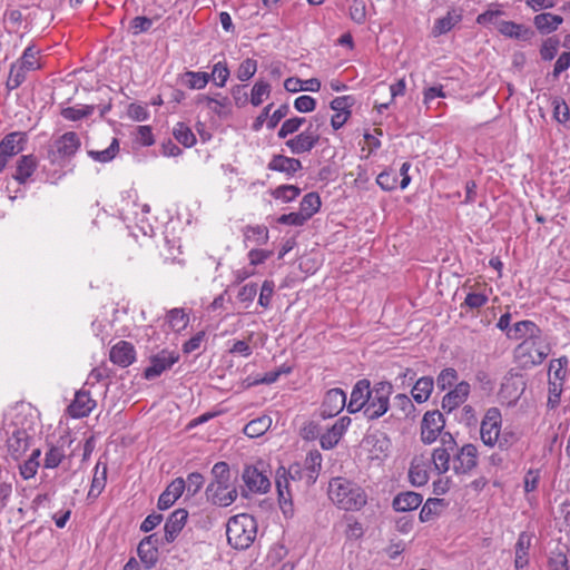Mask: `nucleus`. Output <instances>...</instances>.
Returning <instances> with one entry per match:
<instances>
[{
  "label": "nucleus",
  "mask_w": 570,
  "mask_h": 570,
  "mask_svg": "<svg viewBox=\"0 0 570 570\" xmlns=\"http://www.w3.org/2000/svg\"><path fill=\"white\" fill-rule=\"evenodd\" d=\"M328 497L334 504L345 511H358L367 502L365 491L345 478H334L330 481Z\"/></svg>",
  "instance_id": "obj_1"
},
{
  "label": "nucleus",
  "mask_w": 570,
  "mask_h": 570,
  "mask_svg": "<svg viewBox=\"0 0 570 570\" xmlns=\"http://www.w3.org/2000/svg\"><path fill=\"white\" fill-rule=\"evenodd\" d=\"M551 352V345L543 331L522 341L514 351L522 367H532L543 363Z\"/></svg>",
  "instance_id": "obj_2"
},
{
  "label": "nucleus",
  "mask_w": 570,
  "mask_h": 570,
  "mask_svg": "<svg viewBox=\"0 0 570 570\" xmlns=\"http://www.w3.org/2000/svg\"><path fill=\"white\" fill-rule=\"evenodd\" d=\"M257 534V522L254 517L242 513L232 517L226 525L228 543L238 550H245L252 546Z\"/></svg>",
  "instance_id": "obj_3"
},
{
  "label": "nucleus",
  "mask_w": 570,
  "mask_h": 570,
  "mask_svg": "<svg viewBox=\"0 0 570 570\" xmlns=\"http://www.w3.org/2000/svg\"><path fill=\"white\" fill-rule=\"evenodd\" d=\"M40 49L35 43H30L22 52L21 57L10 66L9 77L6 83L8 90L19 88L27 78V73L41 68Z\"/></svg>",
  "instance_id": "obj_4"
},
{
  "label": "nucleus",
  "mask_w": 570,
  "mask_h": 570,
  "mask_svg": "<svg viewBox=\"0 0 570 570\" xmlns=\"http://www.w3.org/2000/svg\"><path fill=\"white\" fill-rule=\"evenodd\" d=\"M393 393V385L387 381L374 383L367 395L368 402L363 410L368 420L382 417L390 409V397Z\"/></svg>",
  "instance_id": "obj_5"
},
{
  "label": "nucleus",
  "mask_w": 570,
  "mask_h": 570,
  "mask_svg": "<svg viewBox=\"0 0 570 570\" xmlns=\"http://www.w3.org/2000/svg\"><path fill=\"white\" fill-rule=\"evenodd\" d=\"M502 415L498 407L487 410L480 425V436L484 445L494 448L499 442Z\"/></svg>",
  "instance_id": "obj_6"
},
{
  "label": "nucleus",
  "mask_w": 570,
  "mask_h": 570,
  "mask_svg": "<svg viewBox=\"0 0 570 570\" xmlns=\"http://www.w3.org/2000/svg\"><path fill=\"white\" fill-rule=\"evenodd\" d=\"M478 448L472 443L455 448L452 453V469L456 474L469 473L478 465Z\"/></svg>",
  "instance_id": "obj_7"
},
{
  "label": "nucleus",
  "mask_w": 570,
  "mask_h": 570,
  "mask_svg": "<svg viewBox=\"0 0 570 570\" xmlns=\"http://www.w3.org/2000/svg\"><path fill=\"white\" fill-rule=\"evenodd\" d=\"M242 478L248 491L253 493L263 494L267 493L271 489V481L262 462L256 465L245 466Z\"/></svg>",
  "instance_id": "obj_8"
},
{
  "label": "nucleus",
  "mask_w": 570,
  "mask_h": 570,
  "mask_svg": "<svg viewBox=\"0 0 570 570\" xmlns=\"http://www.w3.org/2000/svg\"><path fill=\"white\" fill-rule=\"evenodd\" d=\"M456 448V442L451 433L442 435V446L434 449L430 463L432 462L438 473H445L450 470L452 464V453Z\"/></svg>",
  "instance_id": "obj_9"
},
{
  "label": "nucleus",
  "mask_w": 570,
  "mask_h": 570,
  "mask_svg": "<svg viewBox=\"0 0 570 570\" xmlns=\"http://www.w3.org/2000/svg\"><path fill=\"white\" fill-rule=\"evenodd\" d=\"M445 425L443 414L439 411H428L421 422V440L425 444L436 441Z\"/></svg>",
  "instance_id": "obj_10"
},
{
  "label": "nucleus",
  "mask_w": 570,
  "mask_h": 570,
  "mask_svg": "<svg viewBox=\"0 0 570 570\" xmlns=\"http://www.w3.org/2000/svg\"><path fill=\"white\" fill-rule=\"evenodd\" d=\"M206 495L214 504L228 507L236 500L237 490L230 482H210Z\"/></svg>",
  "instance_id": "obj_11"
},
{
  "label": "nucleus",
  "mask_w": 570,
  "mask_h": 570,
  "mask_svg": "<svg viewBox=\"0 0 570 570\" xmlns=\"http://www.w3.org/2000/svg\"><path fill=\"white\" fill-rule=\"evenodd\" d=\"M179 355L175 352L163 350L158 354L150 357V365L144 371L146 380H154L160 376L165 371L169 370L176 362Z\"/></svg>",
  "instance_id": "obj_12"
},
{
  "label": "nucleus",
  "mask_w": 570,
  "mask_h": 570,
  "mask_svg": "<svg viewBox=\"0 0 570 570\" xmlns=\"http://www.w3.org/2000/svg\"><path fill=\"white\" fill-rule=\"evenodd\" d=\"M346 405V394L342 389L328 390L320 407V415L323 419L334 417L340 414Z\"/></svg>",
  "instance_id": "obj_13"
},
{
  "label": "nucleus",
  "mask_w": 570,
  "mask_h": 570,
  "mask_svg": "<svg viewBox=\"0 0 570 570\" xmlns=\"http://www.w3.org/2000/svg\"><path fill=\"white\" fill-rule=\"evenodd\" d=\"M327 112H317L311 120L307 129L297 136L296 140L288 142H318L326 131H330Z\"/></svg>",
  "instance_id": "obj_14"
},
{
  "label": "nucleus",
  "mask_w": 570,
  "mask_h": 570,
  "mask_svg": "<svg viewBox=\"0 0 570 570\" xmlns=\"http://www.w3.org/2000/svg\"><path fill=\"white\" fill-rule=\"evenodd\" d=\"M363 445L368 452L370 460L381 462L390 453L391 440L384 433H374L363 440Z\"/></svg>",
  "instance_id": "obj_15"
},
{
  "label": "nucleus",
  "mask_w": 570,
  "mask_h": 570,
  "mask_svg": "<svg viewBox=\"0 0 570 570\" xmlns=\"http://www.w3.org/2000/svg\"><path fill=\"white\" fill-rule=\"evenodd\" d=\"M348 416H342L323 434L320 435V444L323 450L334 449L351 425Z\"/></svg>",
  "instance_id": "obj_16"
},
{
  "label": "nucleus",
  "mask_w": 570,
  "mask_h": 570,
  "mask_svg": "<svg viewBox=\"0 0 570 570\" xmlns=\"http://www.w3.org/2000/svg\"><path fill=\"white\" fill-rule=\"evenodd\" d=\"M31 438L26 430L13 428L8 440V452L13 460H20L30 446Z\"/></svg>",
  "instance_id": "obj_17"
},
{
  "label": "nucleus",
  "mask_w": 570,
  "mask_h": 570,
  "mask_svg": "<svg viewBox=\"0 0 570 570\" xmlns=\"http://www.w3.org/2000/svg\"><path fill=\"white\" fill-rule=\"evenodd\" d=\"M471 386L468 382L462 381L454 385L442 399V409L448 413L461 406L468 399Z\"/></svg>",
  "instance_id": "obj_18"
},
{
  "label": "nucleus",
  "mask_w": 570,
  "mask_h": 570,
  "mask_svg": "<svg viewBox=\"0 0 570 570\" xmlns=\"http://www.w3.org/2000/svg\"><path fill=\"white\" fill-rule=\"evenodd\" d=\"M96 407V401L91 399L90 393L79 390L75 394L72 403L68 406V414L73 419L88 416Z\"/></svg>",
  "instance_id": "obj_19"
},
{
  "label": "nucleus",
  "mask_w": 570,
  "mask_h": 570,
  "mask_svg": "<svg viewBox=\"0 0 570 570\" xmlns=\"http://www.w3.org/2000/svg\"><path fill=\"white\" fill-rule=\"evenodd\" d=\"M430 458L415 456L409 469V480L414 487L425 485L429 481Z\"/></svg>",
  "instance_id": "obj_20"
},
{
  "label": "nucleus",
  "mask_w": 570,
  "mask_h": 570,
  "mask_svg": "<svg viewBox=\"0 0 570 570\" xmlns=\"http://www.w3.org/2000/svg\"><path fill=\"white\" fill-rule=\"evenodd\" d=\"M371 383L366 379L356 382V384L353 386L350 402L347 404V411L350 413H356L364 410L366 402H368L367 395L371 391Z\"/></svg>",
  "instance_id": "obj_21"
},
{
  "label": "nucleus",
  "mask_w": 570,
  "mask_h": 570,
  "mask_svg": "<svg viewBox=\"0 0 570 570\" xmlns=\"http://www.w3.org/2000/svg\"><path fill=\"white\" fill-rule=\"evenodd\" d=\"M187 518L188 512L185 509H177L169 515L164 527V539L166 543H171L176 540V538L185 527Z\"/></svg>",
  "instance_id": "obj_22"
},
{
  "label": "nucleus",
  "mask_w": 570,
  "mask_h": 570,
  "mask_svg": "<svg viewBox=\"0 0 570 570\" xmlns=\"http://www.w3.org/2000/svg\"><path fill=\"white\" fill-rule=\"evenodd\" d=\"M109 357L114 364L127 367L135 362L136 351L131 343L120 341L111 347Z\"/></svg>",
  "instance_id": "obj_23"
},
{
  "label": "nucleus",
  "mask_w": 570,
  "mask_h": 570,
  "mask_svg": "<svg viewBox=\"0 0 570 570\" xmlns=\"http://www.w3.org/2000/svg\"><path fill=\"white\" fill-rule=\"evenodd\" d=\"M532 543V534L523 531L519 534L517 543L514 546L515 560L514 567L518 570H522L529 563V550Z\"/></svg>",
  "instance_id": "obj_24"
},
{
  "label": "nucleus",
  "mask_w": 570,
  "mask_h": 570,
  "mask_svg": "<svg viewBox=\"0 0 570 570\" xmlns=\"http://www.w3.org/2000/svg\"><path fill=\"white\" fill-rule=\"evenodd\" d=\"M423 501V497L416 492L407 491L399 493L392 502L393 509L397 512H407L417 509Z\"/></svg>",
  "instance_id": "obj_25"
},
{
  "label": "nucleus",
  "mask_w": 570,
  "mask_h": 570,
  "mask_svg": "<svg viewBox=\"0 0 570 570\" xmlns=\"http://www.w3.org/2000/svg\"><path fill=\"white\" fill-rule=\"evenodd\" d=\"M498 30L509 38L522 41L530 40L533 36V31L530 28L512 21H500Z\"/></svg>",
  "instance_id": "obj_26"
},
{
  "label": "nucleus",
  "mask_w": 570,
  "mask_h": 570,
  "mask_svg": "<svg viewBox=\"0 0 570 570\" xmlns=\"http://www.w3.org/2000/svg\"><path fill=\"white\" fill-rule=\"evenodd\" d=\"M539 331H541V328L534 322L524 320L514 323L511 330L507 332V337L515 341H524L535 333H539Z\"/></svg>",
  "instance_id": "obj_27"
},
{
  "label": "nucleus",
  "mask_w": 570,
  "mask_h": 570,
  "mask_svg": "<svg viewBox=\"0 0 570 570\" xmlns=\"http://www.w3.org/2000/svg\"><path fill=\"white\" fill-rule=\"evenodd\" d=\"M189 313L181 307H175L166 313V323L175 333L183 332L189 324Z\"/></svg>",
  "instance_id": "obj_28"
},
{
  "label": "nucleus",
  "mask_w": 570,
  "mask_h": 570,
  "mask_svg": "<svg viewBox=\"0 0 570 570\" xmlns=\"http://www.w3.org/2000/svg\"><path fill=\"white\" fill-rule=\"evenodd\" d=\"M562 17L552 14L550 12H543L534 17V26L542 33L548 35L558 29L562 23Z\"/></svg>",
  "instance_id": "obj_29"
},
{
  "label": "nucleus",
  "mask_w": 570,
  "mask_h": 570,
  "mask_svg": "<svg viewBox=\"0 0 570 570\" xmlns=\"http://www.w3.org/2000/svg\"><path fill=\"white\" fill-rule=\"evenodd\" d=\"M37 168V158L32 155L21 156L17 164V170L13 175L19 184H24L32 176Z\"/></svg>",
  "instance_id": "obj_30"
},
{
  "label": "nucleus",
  "mask_w": 570,
  "mask_h": 570,
  "mask_svg": "<svg viewBox=\"0 0 570 570\" xmlns=\"http://www.w3.org/2000/svg\"><path fill=\"white\" fill-rule=\"evenodd\" d=\"M434 380L431 376H423L416 380L412 389V397L417 403L426 402L433 391Z\"/></svg>",
  "instance_id": "obj_31"
},
{
  "label": "nucleus",
  "mask_w": 570,
  "mask_h": 570,
  "mask_svg": "<svg viewBox=\"0 0 570 570\" xmlns=\"http://www.w3.org/2000/svg\"><path fill=\"white\" fill-rule=\"evenodd\" d=\"M272 417L268 415H262L248 422L244 428V434L248 438H258L264 435L272 426Z\"/></svg>",
  "instance_id": "obj_32"
},
{
  "label": "nucleus",
  "mask_w": 570,
  "mask_h": 570,
  "mask_svg": "<svg viewBox=\"0 0 570 570\" xmlns=\"http://www.w3.org/2000/svg\"><path fill=\"white\" fill-rule=\"evenodd\" d=\"M199 102L205 104L208 109H210L213 112L217 114L218 116L227 115L230 109L229 98L226 96H222L220 94H217L216 97H210V96L204 95L199 98Z\"/></svg>",
  "instance_id": "obj_33"
},
{
  "label": "nucleus",
  "mask_w": 570,
  "mask_h": 570,
  "mask_svg": "<svg viewBox=\"0 0 570 570\" xmlns=\"http://www.w3.org/2000/svg\"><path fill=\"white\" fill-rule=\"evenodd\" d=\"M96 110L95 105L78 104L61 109V116L69 121H79L89 118Z\"/></svg>",
  "instance_id": "obj_34"
},
{
  "label": "nucleus",
  "mask_w": 570,
  "mask_h": 570,
  "mask_svg": "<svg viewBox=\"0 0 570 570\" xmlns=\"http://www.w3.org/2000/svg\"><path fill=\"white\" fill-rule=\"evenodd\" d=\"M268 228L264 225L246 226L244 228V243L246 246H248V243L264 245L268 242Z\"/></svg>",
  "instance_id": "obj_35"
},
{
  "label": "nucleus",
  "mask_w": 570,
  "mask_h": 570,
  "mask_svg": "<svg viewBox=\"0 0 570 570\" xmlns=\"http://www.w3.org/2000/svg\"><path fill=\"white\" fill-rule=\"evenodd\" d=\"M271 170L286 173L292 175L301 168V161L295 158L285 157L282 155L275 156L268 164Z\"/></svg>",
  "instance_id": "obj_36"
},
{
  "label": "nucleus",
  "mask_w": 570,
  "mask_h": 570,
  "mask_svg": "<svg viewBox=\"0 0 570 570\" xmlns=\"http://www.w3.org/2000/svg\"><path fill=\"white\" fill-rule=\"evenodd\" d=\"M149 543L150 540H141L137 548L138 557L147 569L155 567L159 556L158 550Z\"/></svg>",
  "instance_id": "obj_37"
},
{
  "label": "nucleus",
  "mask_w": 570,
  "mask_h": 570,
  "mask_svg": "<svg viewBox=\"0 0 570 570\" xmlns=\"http://www.w3.org/2000/svg\"><path fill=\"white\" fill-rule=\"evenodd\" d=\"M445 502L443 499L431 498L428 499L420 511V520L422 522H429L440 514L443 508H445Z\"/></svg>",
  "instance_id": "obj_38"
},
{
  "label": "nucleus",
  "mask_w": 570,
  "mask_h": 570,
  "mask_svg": "<svg viewBox=\"0 0 570 570\" xmlns=\"http://www.w3.org/2000/svg\"><path fill=\"white\" fill-rule=\"evenodd\" d=\"M569 365V358L561 356L550 361L549 364V380L564 382L567 376V367Z\"/></svg>",
  "instance_id": "obj_39"
},
{
  "label": "nucleus",
  "mask_w": 570,
  "mask_h": 570,
  "mask_svg": "<svg viewBox=\"0 0 570 570\" xmlns=\"http://www.w3.org/2000/svg\"><path fill=\"white\" fill-rule=\"evenodd\" d=\"M321 205L322 203L318 194L312 191L303 197L299 204V212H302L307 217V219H309L320 210Z\"/></svg>",
  "instance_id": "obj_40"
},
{
  "label": "nucleus",
  "mask_w": 570,
  "mask_h": 570,
  "mask_svg": "<svg viewBox=\"0 0 570 570\" xmlns=\"http://www.w3.org/2000/svg\"><path fill=\"white\" fill-rule=\"evenodd\" d=\"M41 455L40 449L32 450L28 460H26L20 466V474L24 480L31 479L36 475L39 468V458Z\"/></svg>",
  "instance_id": "obj_41"
},
{
  "label": "nucleus",
  "mask_w": 570,
  "mask_h": 570,
  "mask_svg": "<svg viewBox=\"0 0 570 570\" xmlns=\"http://www.w3.org/2000/svg\"><path fill=\"white\" fill-rule=\"evenodd\" d=\"M489 292H491V289H488L485 285H483L482 291L469 292L462 305L471 309L481 308L489 301Z\"/></svg>",
  "instance_id": "obj_42"
},
{
  "label": "nucleus",
  "mask_w": 570,
  "mask_h": 570,
  "mask_svg": "<svg viewBox=\"0 0 570 570\" xmlns=\"http://www.w3.org/2000/svg\"><path fill=\"white\" fill-rule=\"evenodd\" d=\"M276 489L281 504L291 500L289 480L285 468H279L276 472Z\"/></svg>",
  "instance_id": "obj_43"
},
{
  "label": "nucleus",
  "mask_w": 570,
  "mask_h": 570,
  "mask_svg": "<svg viewBox=\"0 0 570 570\" xmlns=\"http://www.w3.org/2000/svg\"><path fill=\"white\" fill-rule=\"evenodd\" d=\"M271 194L275 199L291 203L299 196L301 189L295 185H281L273 189Z\"/></svg>",
  "instance_id": "obj_44"
},
{
  "label": "nucleus",
  "mask_w": 570,
  "mask_h": 570,
  "mask_svg": "<svg viewBox=\"0 0 570 570\" xmlns=\"http://www.w3.org/2000/svg\"><path fill=\"white\" fill-rule=\"evenodd\" d=\"M377 185L386 191L394 190L399 184V174L395 169L382 171L376 178Z\"/></svg>",
  "instance_id": "obj_45"
},
{
  "label": "nucleus",
  "mask_w": 570,
  "mask_h": 570,
  "mask_svg": "<svg viewBox=\"0 0 570 570\" xmlns=\"http://www.w3.org/2000/svg\"><path fill=\"white\" fill-rule=\"evenodd\" d=\"M458 379L459 374L456 370L453 367H446L439 373L435 383L438 389H440L441 391H445L446 389H450L453 385H455Z\"/></svg>",
  "instance_id": "obj_46"
},
{
  "label": "nucleus",
  "mask_w": 570,
  "mask_h": 570,
  "mask_svg": "<svg viewBox=\"0 0 570 570\" xmlns=\"http://www.w3.org/2000/svg\"><path fill=\"white\" fill-rule=\"evenodd\" d=\"M98 470H99V463L96 465V473L94 475L91 487L88 492V498H92V499L98 498V495H100V493L102 492V490L106 487L107 466L106 465L102 466V471H101L100 475L98 474Z\"/></svg>",
  "instance_id": "obj_47"
},
{
  "label": "nucleus",
  "mask_w": 570,
  "mask_h": 570,
  "mask_svg": "<svg viewBox=\"0 0 570 570\" xmlns=\"http://www.w3.org/2000/svg\"><path fill=\"white\" fill-rule=\"evenodd\" d=\"M460 20V16H453L451 12H448L445 17L435 21L432 32L434 36L444 35L449 32Z\"/></svg>",
  "instance_id": "obj_48"
},
{
  "label": "nucleus",
  "mask_w": 570,
  "mask_h": 570,
  "mask_svg": "<svg viewBox=\"0 0 570 570\" xmlns=\"http://www.w3.org/2000/svg\"><path fill=\"white\" fill-rule=\"evenodd\" d=\"M66 453L62 446L51 445L46 452L43 466L46 469L57 468L65 459Z\"/></svg>",
  "instance_id": "obj_49"
},
{
  "label": "nucleus",
  "mask_w": 570,
  "mask_h": 570,
  "mask_svg": "<svg viewBox=\"0 0 570 570\" xmlns=\"http://www.w3.org/2000/svg\"><path fill=\"white\" fill-rule=\"evenodd\" d=\"M257 71V60L253 58H246L243 60L237 70H236V78L240 81H248L254 77V75Z\"/></svg>",
  "instance_id": "obj_50"
},
{
  "label": "nucleus",
  "mask_w": 570,
  "mask_h": 570,
  "mask_svg": "<svg viewBox=\"0 0 570 570\" xmlns=\"http://www.w3.org/2000/svg\"><path fill=\"white\" fill-rule=\"evenodd\" d=\"M209 75L217 87H225L230 75L226 61H218L215 63Z\"/></svg>",
  "instance_id": "obj_51"
},
{
  "label": "nucleus",
  "mask_w": 570,
  "mask_h": 570,
  "mask_svg": "<svg viewBox=\"0 0 570 570\" xmlns=\"http://www.w3.org/2000/svg\"><path fill=\"white\" fill-rule=\"evenodd\" d=\"M119 153V145H109L104 150H88V155L96 161L108 163Z\"/></svg>",
  "instance_id": "obj_52"
},
{
  "label": "nucleus",
  "mask_w": 570,
  "mask_h": 570,
  "mask_svg": "<svg viewBox=\"0 0 570 570\" xmlns=\"http://www.w3.org/2000/svg\"><path fill=\"white\" fill-rule=\"evenodd\" d=\"M257 295V284L256 283H247L243 285L237 294V299L245 305L247 308L255 299Z\"/></svg>",
  "instance_id": "obj_53"
},
{
  "label": "nucleus",
  "mask_w": 570,
  "mask_h": 570,
  "mask_svg": "<svg viewBox=\"0 0 570 570\" xmlns=\"http://www.w3.org/2000/svg\"><path fill=\"white\" fill-rule=\"evenodd\" d=\"M188 78V86L191 89H203L210 80V75L203 71H188L186 72Z\"/></svg>",
  "instance_id": "obj_54"
},
{
  "label": "nucleus",
  "mask_w": 570,
  "mask_h": 570,
  "mask_svg": "<svg viewBox=\"0 0 570 570\" xmlns=\"http://www.w3.org/2000/svg\"><path fill=\"white\" fill-rule=\"evenodd\" d=\"M548 568L549 570H569L566 553L559 549L552 551L549 557Z\"/></svg>",
  "instance_id": "obj_55"
},
{
  "label": "nucleus",
  "mask_w": 570,
  "mask_h": 570,
  "mask_svg": "<svg viewBox=\"0 0 570 570\" xmlns=\"http://www.w3.org/2000/svg\"><path fill=\"white\" fill-rule=\"evenodd\" d=\"M153 26V20L147 17H135L129 23V31L134 36H138L142 32H147L150 30Z\"/></svg>",
  "instance_id": "obj_56"
},
{
  "label": "nucleus",
  "mask_w": 570,
  "mask_h": 570,
  "mask_svg": "<svg viewBox=\"0 0 570 570\" xmlns=\"http://www.w3.org/2000/svg\"><path fill=\"white\" fill-rule=\"evenodd\" d=\"M269 91H271V87L267 82L257 81L254 85V87L252 89V94H250L252 105L259 106L263 102L264 97L269 95Z\"/></svg>",
  "instance_id": "obj_57"
},
{
  "label": "nucleus",
  "mask_w": 570,
  "mask_h": 570,
  "mask_svg": "<svg viewBox=\"0 0 570 570\" xmlns=\"http://www.w3.org/2000/svg\"><path fill=\"white\" fill-rule=\"evenodd\" d=\"M350 16L351 19L362 24L366 20V4L364 0H353L351 7H350Z\"/></svg>",
  "instance_id": "obj_58"
},
{
  "label": "nucleus",
  "mask_w": 570,
  "mask_h": 570,
  "mask_svg": "<svg viewBox=\"0 0 570 570\" xmlns=\"http://www.w3.org/2000/svg\"><path fill=\"white\" fill-rule=\"evenodd\" d=\"M274 289H275L274 281H272V279L264 281L261 292H259V296H258V304L262 307H264V308L269 307L271 301H272V297L274 294Z\"/></svg>",
  "instance_id": "obj_59"
},
{
  "label": "nucleus",
  "mask_w": 570,
  "mask_h": 570,
  "mask_svg": "<svg viewBox=\"0 0 570 570\" xmlns=\"http://www.w3.org/2000/svg\"><path fill=\"white\" fill-rule=\"evenodd\" d=\"M127 116L135 121H145L149 112L145 105L132 102L127 107Z\"/></svg>",
  "instance_id": "obj_60"
},
{
  "label": "nucleus",
  "mask_w": 570,
  "mask_h": 570,
  "mask_svg": "<svg viewBox=\"0 0 570 570\" xmlns=\"http://www.w3.org/2000/svg\"><path fill=\"white\" fill-rule=\"evenodd\" d=\"M558 48H559L558 39H554V38L547 39L542 43L541 49H540L541 58L546 61L552 60L557 56Z\"/></svg>",
  "instance_id": "obj_61"
},
{
  "label": "nucleus",
  "mask_w": 570,
  "mask_h": 570,
  "mask_svg": "<svg viewBox=\"0 0 570 570\" xmlns=\"http://www.w3.org/2000/svg\"><path fill=\"white\" fill-rule=\"evenodd\" d=\"M304 121H305V118H301V117H294V118L285 120L278 131V137L283 139V138L287 137L288 135L294 134L295 131H297L299 129L301 125Z\"/></svg>",
  "instance_id": "obj_62"
},
{
  "label": "nucleus",
  "mask_w": 570,
  "mask_h": 570,
  "mask_svg": "<svg viewBox=\"0 0 570 570\" xmlns=\"http://www.w3.org/2000/svg\"><path fill=\"white\" fill-rule=\"evenodd\" d=\"M214 480L212 482H230V471L226 462H217L212 469Z\"/></svg>",
  "instance_id": "obj_63"
},
{
  "label": "nucleus",
  "mask_w": 570,
  "mask_h": 570,
  "mask_svg": "<svg viewBox=\"0 0 570 570\" xmlns=\"http://www.w3.org/2000/svg\"><path fill=\"white\" fill-rule=\"evenodd\" d=\"M502 11L500 9H489L485 12L481 13L476 18V22L482 26L494 24L498 27L499 18L502 16Z\"/></svg>",
  "instance_id": "obj_64"
}]
</instances>
